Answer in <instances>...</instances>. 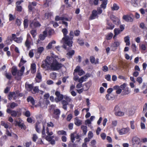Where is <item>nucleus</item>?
<instances>
[{
    "instance_id": "1",
    "label": "nucleus",
    "mask_w": 147,
    "mask_h": 147,
    "mask_svg": "<svg viewBox=\"0 0 147 147\" xmlns=\"http://www.w3.org/2000/svg\"><path fill=\"white\" fill-rule=\"evenodd\" d=\"M46 133L47 136H45V127L43 125L42 130V138H45L46 140L49 142H50V143L52 145H54L55 144V141L58 140V137L55 135L52 136L53 134V132L51 131L49 132V129L48 127L46 128Z\"/></svg>"
},
{
    "instance_id": "2",
    "label": "nucleus",
    "mask_w": 147,
    "mask_h": 147,
    "mask_svg": "<svg viewBox=\"0 0 147 147\" xmlns=\"http://www.w3.org/2000/svg\"><path fill=\"white\" fill-rule=\"evenodd\" d=\"M62 31L64 37L62 38V40L61 41V42L63 44L62 47L65 49H67V47L65 45H67L69 47H71L72 46L73 42L71 40H69V37L67 36H66L68 32L67 30L66 29L64 28L63 29Z\"/></svg>"
},
{
    "instance_id": "3",
    "label": "nucleus",
    "mask_w": 147,
    "mask_h": 147,
    "mask_svg": "<svg viewBox=\"0 0 147 147\" xmlns=\"http://www.w3.org/2000/svg\"><path fill=\"white\" fill-rule=\"evenodd\" d=\"M52 59H53V57L47 56L46 59L42 61L41 67L45 70L51 69Z\"/></svg>"
},
{
    "instance_id": "4",
    "label": "nucleus",
    "mask_w": 147,
    "mask_h": 147,
    "mask_svg": "<svg viewBox=\"0 0 147 147\" xmlns=\"http://www.w3.org/2000/svg\"><path fill=\"white\" fill-rule=\"evenodd\" d=\"M62 66V65L59 63L57 60L53 58L52 59L51 65V69L54 71H57L59 70Z\"/></svg>"
},
{
    "instance_id": "5",
    "label": "nucleus",
    "mask_w": 147,
    "mask_h": 147,
    "mask_svg": "<svg viewBox=\"0 0 147 147\" xmlns=\"http://www.w3.org/2000/svg\"><path fill=\"white\" fill-rule=\"evenodd\" d=\"M132 144L133 147H140V139L137 136H134L132 139Z\"/></svg>"
},
{
    "instance_id": "6",
    "label": "nucleus",
    "mask_w": 147,
    "mask_h": 147,
    "mask_svg": "<svg viewBox=\"0 0 147 147\" xmlns=\"http://www.w3.org/2000/svg\"><path fill=\"white\" fill-rule=\"evenodd\" d=\"M32 39L29 34H28L27 35L26 40L25 43V45L27 49H29L30 48V45L32 42Z\"/></svg>"
},
{
    "instance_id": "7",
    "label": "nucleus",
    "mask_w": 147,
    "mask_h": 147,
    "mask_svg": "<svg viewBox=\"0 0 147 147\" xmlns=\"http://www.w3.org/2000/svg\"><path fill=\"white\" fill-rule=\"evenodd\" d=\"M55 94L56 97L55 99V101L57 103L59 101L61 100L63 98V96L60 94V92L58 91H56L55 92Z\"/></svg>"
},
{
    "instance_id": "8",
    "label": "nucleus",
    "mask_w": 147,
    "mask_h": 147,
    "mask_svg": "<svg viewBox=\"0 0 147 147\" xmlns=\"http://www.w3.org/2000/svg\"><path fill=\"white\" fill-rule=\"evenodd\" d=\"M130 130L129 127L123 128L118 130V132L120 135H123L127 134Z\"/></svg>"
},
{
    "instance_id": "9",
    "label": "nucleus",
    "mask_w": 147,
    "mask_h": 147,
    "mask_svg": "<svg viewBox=\"0 0 147 147\" xmlns=\"http://www.w3.org/2000/svg\"><path fill=\"white\" fill-rule=\"evenodd\" d=\"M78 73V74L80 76H81L84 74V72L83 70L81 69L80 67L79 66H77L76 68L74 70V72L73 74L74 75H75V73Z\"/></svg>"
},
{
    "instance_id": "10",
    "label": "nucleus",
    "mask_w": 147,
    "mask_h": 147,
    "mask_svg": "<svg viewBox=\"0 0 147 147\" xmlns=\"http://www.w3.org/2000/svg\"><path fill=\"white\" fill-rule=\"evenodd\" d=\"M119 107L118 106H116L114 108L115 111V114L117 116H123L124 113V112L119 111Z\"/></svg>"
},
{
    "instance_id": "11",
    "label": "nucleus",
    "mask_w": 147,
    "mask_h": 147,
    "mask_svg": "<svg viewBox=\"0 0 147 147\" xmlns=\"http://www.w3.org/2000/svg\"><path fill=\"white\" fill-rule=\"evenodd\" d=\"M132 16V15L131 14L125 15L123 16V18L126 22H131L133 21Z\"/></svg>"
},
{
    "instance_id": "12",
    "label": "nucleus",
    "mask_w": 147,
    "mask_h": 147,
    "mask_svg": "<svg viewBox=\"0 0 147 147\" xmlns=\"http://www.w3.org/2000/svg\"><path fill=\"white\" fill-rule=\"evenodd\" d=\"M120 42L118 41H115V42L111 45V50L113 51L117 49V47H118L120 45Z\"/></svg>"
},
{
    "instance_id": "13",
    "label": "nucleus",
    "mask_w": 147,
    "mask_h": 147,
    "mask_svg": "<svg viewBox=\"0 0 147 147\" xmlns=\"http://www.w3.org/2000/svg\"><path fill=\"white\" fill-rule=\"evenodd\" d=\"M7 112L8 113H10L12 117H16L17 115L18 111L14 110H11L10 109L8 108L6 110Z\"/></svg>"
},
{
    "instance_id": "14",
    "label": "nucleus",
    "mask_w": 147,
    "mask_h": 147,
    "mask_svg": "<svg viewBox=\"0 0 147 147\" xmlns=\"http://www.w3.org/2000/svg\"><path fill=\"white\" fill-rule=\"evenodd\" d=\"M80 136L78 134L75 135V134H72L71 135V140L72 143L74 142L75 141V138L76 139H79L80 138Z\"/></svg>"
},
{
    "instance_id": "15",
    "label": "nucleus",
    "mask_w": 147,
    "mask_h": 147,
    "mask_svg": "<svg viewBox=\"0 0 147 147\" xmlns=\"http://www.w3.org/2000/svg\"><path fill=\"white\" fill-rule=\"evenodd\" d=\"M25 69V67L24 66H22L20 71H17V74L18 76L19 77V78H20V77L22 76L23 74Z\"/></svg>"
},
{
    "instance_id": "16",
    "label": "nucleus",
    "mask_w": 147,
    "mask_h": 147,
    "mask_svg": "<svg viewBox=\"0 0 147 147\" xmlns=\"http://www.w3.org/2000/svg\"><path fill=\"white\" fill-rule=\"evenodd\" d=\"M97 12L96 10H93L92 12V14L90 16V20H93L95 19L96 17H98Z\"/></svg>"
},
{
    "instance_id": "17",
    "label": "nucleus",
    "mask_w": 147,
    "mask_h": 147,
    "mask_svg": "<svg viewBox=\"0 0 147 147\" xmlns=\"http://www.w3.org/2000/svg\"><path fill=\"white\" fill-rule=\"evenodd\" d=\"M40 24L38 22L33 21L30 24V26L32 28H34L36 27L40 26Z\"/></svg>"
},
{
    "instance_id": "18",
    "label": "nucleus",
    "mask_w": 147,
    "mask_h": 147,
    "mask_svg": "<svg viewBox=\"0 0 147 147\" xmlns=\"http://www.w3.org/2000/svg\"><path fill=\"white\" fill-rule=\"evenodd\" d=\"M47 30H45L43 32V34H40L39 36L40 39L41 40H43L47 36Z\"/></svg>"
},
{
    "instance_id": "19",
    "label": "nucleus",
    "mask_w": 147,
    "mask_h": 147,
    "mask_svg": "<svg viewBox=\"0 0 147 147\" xmlns=\"http://www.w3.org/2000/svg\"><path fill=\"white\" fill-rule=\"evenodd\" d=\"M60 113V111L59 109H55L54 111V114L56 115L55 118L56 119H58L59 117V115Z\"/></svg>"
},
{
    "instance_id": "20",
    "label": "nucleus",
    "mask_w": 147,
    "mask_h": 147,
    "mask_svg": "<svg viewBox=\"0 0 147 147\" xmlns=\"http://www.w3.org/2000/svg\"><path fill=\"white\" fill-rule=\"evenodd\" d=\"M82 121L80 119H79L77 117H76L74 119V123L77 126H79L82 124Z\"/></svg>"
},
{
    "instance_id": "21",
    "label": "nucleus",
    "mask_w": 147,
    "mask_h": 147,
    "mask_svg": "<svg viewBox=\"0 0 147 147\" xmlns=\"http://www.w3.org/2000/svg\"><path fill=\"white\" fill-rule=\"evenodd\" d=\"M88 77L87 76H82L81 78H79L78 80V82L79 83H82L86 81Z\"/></svg>"
},
{
    "instance_id": "22",
    "label": "nucleus",
    "mask_w": 147,
    "mask_h": 147,
    "mask_svg": "<svg viewBox=\"0 0 147 147\" xmlns=\"http://www.w3.org/2000/svg\"><path fill=\"white\" fill-rule=\"evenodd\" d=\"M31 73L33 74L36 71V64L34 63L32 64L31 65Z\"/></svg>"
},
{
    "instance_id": "23",
    "label": "nucleus",
    "mask_w": 147,
    "mask_h": 147,
    "mask_svg": "<svg viewBox=\"0 0 147 147\" xmlns=\"http://www.w3.org/2000/svg\"><path fill=\"white\" fill-rule=\"evenodd\" d=\"M124 40L126 43V45L129 46L130 45L129 37L128 36L125 37Z\"/></svg>"
},
{
    "instance_id": "24",
    "label": "nucleus",
    "mask_w": 147,
    "mask_h": 147,
    "mask_svg": "<svg viewBox=\"0 0 147 147\" xmlns=\"http://www.w3.org/2000/svg\"><path fill=\"white\" fill-rule=\"evenodd\" d=\"M27 101L29 102H30L32 105H34L35 104V101L33 98L31 96H28L27 99Z\"/></svg>"
},
{
    "instance_id": "25",
    "label": "nucleus",
    "mask_w": 147,
    "mask_h": 147,
    "mask_svg": "<svg viewBox=\"0 0 147 147\" xmlns=\"http://www.w3.org/2000/svg\"><path fill=\"white\" fill-rule=\"evenodd\" d=\"M107 29H108L112 30L115 27V26L113 24L109 23L108 20L107 22Z\"/></svg>"
},
{
    "instance_id": "26",
    "label": "nucleus",
    "mask_w": 147,
    "mask_h": 147,
    "mask_svg": "<svg viewBox=\"0 0 147 147\" xmlns=\"http://www.w3.org/2000/svg\"><path fill=\"white\" fill-rule=\"evenodd\" d=\"M26 87L28 91H31L33 88V85L32 84H26Z\"/></svg>"
},
{
    "instance_id": "27",
    "label": "nucleus",
    "mask_w": 147,
    "mask_h": 147,
    "mask_svg": "<svg viewBox=\"0 0 147 147\" xmlns=\"http://www.w3.org/2000/svg\"><path fill=\"white\" fill-rule=\"evenodd\" d=\"M123 90L122 92V95L128 94L130 92V91L129 90V88H126Z\"/></svg>"
},
{
    "instance_id": "28",
    "label": "nucleus",
    "mask_w": 147,
    "mask_h": 147,
    "mask_svg": "<svg viewBox=\"0 0 147 147\" xmlns=\"http://www.w3.org/2000/svg\"><path fill=\"white\" fill-rule=\"evenodd\" d=\"M81 128L83 131V133L84 135H86L87 131V127L86 126L82 125Z\"/></svg>"
},
{
    "instance_id": "29",
    "label": "nucleus",
    "mask_w": 147,
    "mask_h": 147,
    "mask_svg": "<svg viewBox=\"0 0 147 147\" xmlns=\"http://www.w3.org/2000/svg\"><path fill=\"white\" fill-rule=\"evenodd\" d=\"M131 3L135 7H137L138 5V0H131Z\"/></svg>"
},
{
    "instance_id": "30",
    "label": "nucleus",
    "mask_w": 147,
    "mask_h": 147,
    "mask_svg": "<svg viewBox=\"0 0 147 147\" xmlns=\"http://www.w3.org/2000/svg\"><path fill=\"white\" fill-rule=\"evenodd\" d=\"M107 0H105L104 1H102V3L100 5V7L101 8L105 9L106 8V5L107 4Z\"/></svg>"
},
{
    "instance_id": "31",
    "label": "nucleus",
    "mask_w": 147,
    "mask_h": 147,
    "mask_svg": "<svg viewBox=\"0 0 147 147\" xmlns=\"http://www.w3.org/2000/svg\"><path fill=\"white\" fill-rule=\"evenodd\" d=\"M75 51L74 50H72L70 51H69L67 54V55L69 57V58H71L72 56L74 54Z\"/></svg>"
},
{
    "instance_id": "32",
    "label": "nucleus",
    "mask_w": 147,
    "mask_h": 147,
    "mask_svg": "<svg viewBox=\"0 0 147 147\" xmlns=\"http://www.w3.org/2000/svg\"><path fill=\"white\" fill-rule=\"evenodd\" d=\"M17 37H16V34H12V39H8V38H7V41L9 40V42H11L12 41V40H13L14 41L16 40V38Z\"/></svg>"
},
{
    "instance_id": "33",
    "label": "nucleus",
    "mask_w": 147,
    "mask_h": 147,
    "mask_svg": "<svg viewBox=\"0 0 147 147\" xmlns=\"http://www.w3.org/2000/svg\"><path fill=\"white\" fill-rule=\"evenodd\" d=\"M56 43V42L55 41L53 40H52L51 42L49 43L47 47V49H50L52 48V44H55Z\"/></svg>"
},
{
    "instance_id": "34",
    "label": "nucleus",
    "mask_w": 147,
    "mask_h": 147,
    "mask_svg": "<svg viewBox=\"0 0 147 147\" xmlns=\"http://www.w3.org/2000/svg\"><path fill=\"white\" fill-rule=\"evenodd\" d=\"M16 94L15 92H14L10 93L9 95L8 98L9 100H11L13 97H14L15 98V97H16Z\"/></svg>"
},
{
    "instance_id": "35",
    "label": "nucleus",
    "mask_w": 147,
    "mask_h": 147,
    "mask_svg": "<svg viewBox=\"0 0 147 147\" xmlns=\"http://www.w3.org/2000/svg\"><path fill=\"white\" fill-rule=\"evenodd\" d=\"M40 127L39 126V123H36L35 125V129L36 131L39 133H40Z\"/></svg>"
},
{
    "instance_id": "36",
    "label": "nucleus",
    "mask_w": 147,
    "mask_h": 147,
    "mask_svg": "<svg viewBox=\"0 0 147 147\" xmlns=\"http://www.w3.org/2000/svg\"><path fill=\"white\" fill-rule=\"evenodd\" d=\"M17 68L15 67H13L11 71L12 75L14 76H15L17 74Z\"/></svg>"
},
{
    "instance_id": "37",
    "label": "nucleus",
    "mask_w": 147,
    "mask_h": 147,
    "mask_svg": "<svg viewBox=\"0 0 147 147\" xmlns=\"http://www.w3.org/2000/svg\"><path fill=\"white\" fill-rule=\"evenodd\" d=\"M26 61L23 58V57H22L21 59L20 63L19 64V67H21L24 63H26Z\"/></svg>"
},
{
    "instance_id": "38",
    "label": "nucleus",
    "mask_w": 147,
    "mask_h": 147,
    "mask_svg": "<svg viewBox=\"0 0 147 147\" xmlns=\"http://www.w3.org/2000/svg\"><path fill=\"white\" fill-rule=\"evenodd\" d=\"M23 39L22 37H17L16 38L14 41L16 42L17 43H21Z\"/></svg>"
},
{
    "instance_id": "39",
    "label": "nucleus",
    "mask_w": 147,
    "mask_h": 147,
    "mask_svg": "<svg viewBox=\"0 0 147 147\" xmlns=\"http://www.w3.org/2000/svg\"><path fill=\"white\" fill-rule=\"evenodd\" d=\"M50 78L53 79H55L56 77V73L55 72H52L50 74Z\"/></svg>"
},
{
    "instance_id": "40",
    "label": "nucleus",
    "mask_w": 147,
    "mask_h": 147,
    "mask_svg": "<svg viewBox=\"0 0 147 147\" xmlns=\"http://www.w3.org/2000/svg\"><path fill=\"white\" fill-rule=\"evenodd\" d=\"M18 106V104L14 102H12L10 104V107L11 109H13Z\"/></svg>"
},
{
    "instance_id": "41",
    "label": "nucleus",
    "mask_w": 147,
    "mask_h": 147,
    "mask_svg": "<svg viewBox=\"0 0 147 147\" xmlns=\"http://www.w3.org/2000/svg\"><path fill=\"white\" fill-rule=\"evenodd\" d=\"M58 135H66L67 134L65 131L63 130L59 131L57 132Z\"/></svg>"
},
{
    "instance_id": "42",
    "label": "nucleus",
    "mask_w": 147,
    "mask_h": 147,
    "mask_svg": "<svg viewBox=\"0 0 147 147\" xmlns=\"http://www.w3.org/2000/svg\"><path fill=\"white\" fill-rule=\"evenodd\" d=\"M121 31L118 29L115 28L114 30V33L115 35H117L119 34Z\"/></svg>"
},
{
    "instance_id": "43",
    "label": "nucleus",
    "mask_w": 147,
    "mask_h": 147,
    "mask_svg": "<svg viewBox=\"0 0 147 147\" xmlns=\"http://www.w3.org/2000/svg\"><path fill=\"white\" fill-rule=\"evenodd\" d=\"M44 48L43 47H39L37 49V53H39L40 55L44 51Z\"/></svg>"
},
{
    "instance_id": "44",
    "label": "nucleus",
    "mask_w": 147,
    "mask_h": 147,
    "mask_svg": "<svg viewBox=\"0 0 147 147\" xmlns=\"http://www.w3.org/2000/svg\"><path fill=\"white\" fill-rule=\"evenodd\" d=\"M52 15V12H48L45 13V18L46 19L49 18Z\"/></svg>"
},
{
    "instance_id": "45",
    "label": "nucleus",
    "mask_w": 147,
    "mask_h": 147,
    "mask_svg": "<svg viewBox=\"0 0 147 147\" xmlns=\"http://www.w3.org/2000/svg\"><path fill=\"white\" fill-rule=\"evenodd\" d=\"M77 42L81 46H82L84 45V40L82 39H78Z\"/></svg>"
},
{
    "instance_id": "46",
    "label": "nucleus",
    "mask_w": 147,
    "mask_h": 147,
    "mask_svg": "<svg viewBox=\"0 0 147 147\" xmlns=\"http://www.w3.org/2000/svg\"><path fill=\"white\" fill-rule=\"evenodd\" d=\"M1 125L3 126L5 128H7L9 127V125L7 123H5L4 121H1Z\"/></svg>"
},
{
    "instance_id": "47",
    "label": "nucleus",
    "mask_w": 147,
    "mask_h": 147,
    "mask_svg": "<svg viewBox=\"0 0 147 147\" xmlns=\"http://www.w3.org/2000/svg\"><path fill=\"white\" fill-rule=\"evenodd\" d=\"M113 36V34L111 33H110L108 34L106 36V39L107 40H109L111 39Z\"/></svg>"
},
{
    "instance_id": "48",
    "label": "nucleus",
    "mask_w": 147,
    "mask_h": 147,
    "mask_svg": "<svg viewBox=\"0 0 147 147\" xmlns=\"http://www.w3.org/2000/svg\"><path fill=\"white\" fill-rule=\"evenodd\" d=\"M36 78L39 80H41L42 78V76L40 73L38 71L37 72V73L36 76Z\"/></svg>"
},
{
    "instance_id": "49",
    "label": "nucleus",
    "mask_w": 147,
    "mask_h": 147,
    "mask_svg": "<svg viewBox=\"0 0 147 147\" xmlns=\"http://www.w3.org/2000/svg\"><path fill=\"white\" fill-rule=\"evenodd\" d=\"M119 8V7L117 5L114 3L113 4V7H112V9L113 10H117Z\"/></svg>"
},
{
    "instance_id": "50",
    "label": "nucleus",
    "mask_w": 147,
    "mask_h": 147,
    "mask_svg": "<svg viewBox=\"0 0 147 147\" xmlns=\"http://www.w3.org/2000/svg\"><path fill=\"white\" fill-rule=\"evenodd\" d=\"M24 25L25 28H27L28 26V20L27 19H25L24 21Z\"/></svg>"
},
{
    "instance_id": "51",
    "label": "nucleus",
    "mask_w": 147,
    "mask_h": 147,
    "mask_svg": "<svg viewBox=\"0 0 147 147\" xmlns=\"http://www.w3.org/2000/svg\"><path fill=\"white\" fill-rule=\"evenodd\" d=\"M9 16V21H11L12 20H14L16 18L15 16H13L11 14H10Z\"/></svg>"
},
{
    "instance_id": "52",
    "label": "nucleus",
    "mask_w": 147,
    "mask_h": 147,
    "mask_svg": "<svg viewBox=\"0 0 147 147\" xmlns=\"http://www.w3.org/2000/svg\"><path fill=\"white\" fill-rule=\"evenodd\" d=\"M34 51V49L30 50L29 52L28 55L30 57L32 58L33 57L34 55L33 51Z\"/></svg>"
},
{
    "instance_id": "53",
    "label": "nucleus",
    "mask_w": 147,
    "mask_h": 147,
    "mask_svg": "<svg viewBox=\"0 0 147 147\" xmlns=\"http://www.w3.org/2000/svg\"><path fill=\"white\" fill-rule=\"evenodd\" d=\"M33 91L35 93L38 92L39 90L38 89V86H36L34 87H33Z\"/></svg>"
},
{
    "instance_id": "54",
    "label": "nucleus",
    "mask_w": 147,
    "mask_h": 147,
    "mask_svg": "<svg viewBox=\"0 0 147 147\" xmlns=\"http://www.w3.org/2000/svg\"><path fill=\"white\" fill-rule=\"evenodd\" d=\"M30 33L33 37H34L36 34V31L35 30H32L30 31Z\"/></svg>"
},
{
    "instance_id": "55",
    "label": "nucleus",
    "mask_w": 147,
    "mask_h": 147,
    "mask_svg": "<svg viewBox=\"0 0 147 147\" xmlns=\"http://www.w3.org/2000/svg\"><path fill=\"white\" fill-rule=\"evenodd\" d=\"M136 81L139 84H141L142 83L143 80L142 77H139L137 78Z\"/></svg>"
},
{
    "instance_id": "56",
    "label": "nucleus",
    "mask_w": 147,
    "mask_h": 147,
    "mask_svg": "<svg viewBox=\"0 0 147 147\" xmlns=\"http://www.w3.org/2000/svg\"><path fill=\"white\" fill-rule=\"evenodd\" d=\"M18 126L20 127L22 129H23L24 130L26 129V127L25 125L23 123H19Z\"/></svg>"
},
{
    "instance_id": "57",
    "label": "nucleus",
    "mask_w": 147,
    "mask_h": 147,
    "mask_svg": "<svg viewBox=\"0 0 147 147\" xmlns=\"http://www.w3.org/2000/svg\"><path fill=\"white\" fill-rule=\"evenodd\" d=\"M40 106L42 108H46L47 106L45 103H44V101L43 100L42 102H41L40 103Z\"/></svg>"
},
{
    "instance_id": "58",
    "label": "nucleus",
    "mask_w": 147,
    "mask_h": 147,
    "mask_svg": "<svg viewBox=\"0 0 147 147\" xmlns=\"http://www.w3.org/2000/svg\"><path fill=\"white\" fill-rule=\"evenodd\" d=\"M93 135L92 132L91 131H89L88 134V137L89 139L92 138L93 136Z\"/></svg>"
},
{
    "instance_id": "59",
    "label": "nucleus",
    "mask_w": 147,
    "mask_h": 147,
    "mask_svg": "<svg viewBox=\"0 0 147 147\" xmlns=\"http://www.w3.org/2000/svg\"><path fill=\"white\" fill-rule=\"evenodd\" d=\"M38 138L36 134H34L33 135L32 140L34 142H35L38 139Z\"/></svg>"
},
{
    "instance_id": "60",
    "label": "nucleus",
    "mask_w": 147,
    "mask_h": 147,
    "mask_svg": "<svg viewBox=\"0 0 147 147\" xmlns=\"http://www.w3.org/2000/svg\"><path fill=\"white\" fill-rule=\"evenodd\" d=\"M113 22L114 24H119L120 23V21L118 18L115 19V20L113 21Z\"/></svg>"
},
{
    "instance_id": "61",
    "label": "nucleus",
    "mask_w": 147,
    "mask_h": 147,
    "mask_svg": "<svg viewBox=\"0 0 147 147\" xmlns=\"http://www.w3.org/2000/svg\"><path fill=\"white\" fill-rule=\"evenodd\" d=\"M80 32L78 30H76L74 32V34L76 36H78L80 34Z\"/></svg>"
},
{
    "instance_id": "62",
    "label": "nucleus",
    "mask_w": 147,
    "mask_h": 147,
    "mask_svg": "<svg viewBox=\"0 0 147 147\" xmlns=\"http://www.w3.org/2000/svg\"><path fill=\"white\" fill-rule=\"evenodd\" d=\"M90 61L92 63H94L95 64V59L94 57L92 56L90 57Z\"/></svg>"
},
{
    "instance_id": "63",
    "label": "nucleus",
    "mask_w": 147,
    "mask_h": 147,
    "mask_svg": "<svg viewBox=\"0 0 147 147\" xmlns=\"http://www.w3.org/2000/svg\"><path fill=\"white\" fill-rule=\"evenodd\" d=\"M24 115L26 117H30L31 115L30 112L28 111H27L25 112L24 114Z\"/></svg>"
},
{
    "instance_id": "64",
    "label": "nucleus",
    "mask_w": 147,
    "mask_h": 147,
    "mask_svg": "<svg viewBox=\"0 0 147 147\" xmlns=\"http://www.w3.org/2000/svg\"><path fill=\"white\" fill-rule=\"evenodd\" d=\"M64 98L67 102H69L71 101V98L70 97L68 96H66L64 97Z\"/></svg>"
}]
</instances>
